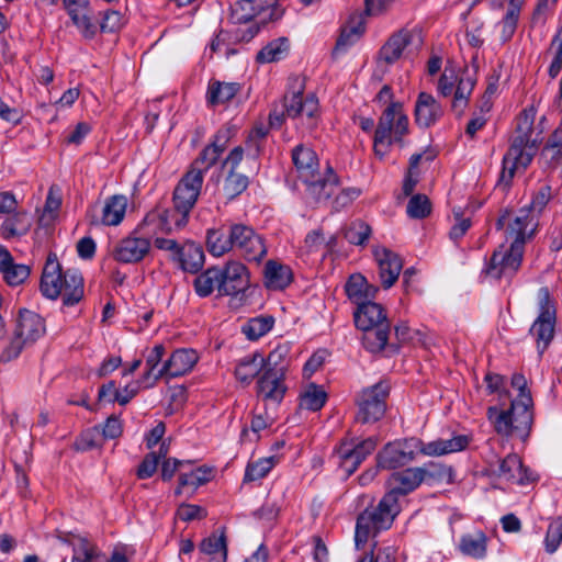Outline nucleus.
I'll return each mask as SVG.
<instances>
[{
    "label": "nucleus",
    "mask_w": 562,
    "mask_h": 562,
    "mask_svg": "<svg viewBox=\"0 0 562 562\" xmlns=\"http://www.w3.org/2000/svg\"><path fill=\"white\" fill-rule=\"evenodd\" d=\"M424 482L419 467L393 472L387 480L389 491L375 507L366 508L357 517L355 546L363 548L371 536L391 528L401 512L398 498L415 491Z\"/></svg>",
    "instance_id": "f257e3e1"
},
{
    "label": "nucleus",
    "mask_w": 562,
    "mask_h": 562,
    "mask_svg": "<svg viewBox=\"0 0 562 562\" xmlns=\"http://www.w3.org/2000/svg\"><path fill=\"white\" fill-rule=\"evenodd\" d=\"M469 438L458 435L450 439H437L424 442L416 437L394 440L386 443L376 454L378 468L393 470L415 460L418 453L427 457H440L464 450Z\"/></svg>",
    "instance_id": "f03ea898"
},
{
    "label": "nucleus",
    "mask_w": 562,
    "mask_h": 562,
    "mask_svg": "<svg viewBox=\"0 0 562 562\" xmlns=\"http://www.w3.org/2000/svg\"><path fill=\"white\" fill-rule=\"evenodd\" d=\"M512 386L518 391L508 409H499L496 406L487 408V418L494 430L505 437H518L527 439L533 423L531 411L532 398L527 390V380L522 374L515 373L512 376Z\"/></svg>",
    "instance_id": "7ed1b4c3"
},
{
    "label": "nucleus",
    "mask_w": 562,
    "mask_h": 562,
    "mask_svg": "<svg viewBox=\"0 0 562 562\" xmlns=\"http://www.w3.org/2000/svg\"><path fill=\"white\" fill-rule=\"evenodd\" d=\"M292 162L297 177L305 183L307 194L316 202L327 201L338 189V177L328 165L325 173L319 171L316 153L303 144L292 149Z\"/></svg>",
    "instance_id": "20e7f679"
},
{
    "label": "nucleus",
    "mask_w": 562,
    "mask_h": 562,
    "mask_svg": "<svg viewBox=\"0 0 562 562\" xmlns=\"http://www.w3.org/2000/svg\"><path fill=\"white\" fill-rule=\"evenodd\" d=\"M533 121L524 113L519 117L515 135L512 138L510 146L503 157V168L498 179V186L507 189L517 171H525L532 161L538 150L536 139H532Z\"/></svg>",
    "instance_id": "39448f33"
},
{
    "label": "nucleus",
    "mask_w": 562,
    "mask_h": 562,
    "mask_svg": "<svg viewBox=\"0 0 562 562\" xmlns=\"http://www.w3.org/2000/svg\"><path fill=\"white\" fill-rule=\"evenodd\" d=\"M290 89L283 98L282 109L274 108L269 113V126L280 128L288 116L305 120L307 130L315 128L319 117L318 99L313 93L304 95V82L297 77L291 79Z\"/></svg>",
    "instance_id": "423d86ee"
},
{
    "label": "nucleus",
    "mask_w": 562,
    "mask_h": 562,
    "mask_svg": "<svg viewBox=\"0 0 562 562\" xmlns=\"http://www.w3.org/2000/svg\"><path fill=\"white\" fill-rule=\"evenodd\" d=\"M356 326L363 331L362 345L372 352L382 351L389 341L391 325L383 306L375 302H364L353 312Z\"/></svg>",
    "instance_id": "0eeeda50"
},
{
    "label": "nucleus",
    "mask_w": 562,
    "mask_h": 562,
    "mask_svg": "<svg viewBox=\"0 0 562 562\" xmlns=\"http://www.w3.org/2000/svg\"><path fill=\"white\" fill-rule=\"evenodd\" d=\"M408 133V117L400 102H392L379 119L374 133V154L383 159L390 151L393 143L403 145V137Z\"/></svg>",
    "instance_id": "6e6552de"
},
{
    "label": "nucleus",
    "mask_w": 562,
    "mask_h": 562,
    "mask_svg": "<svg viewBox=\"0 0 562 562\" xmlns=\"http://www.w3.org/2000/svg\"><path fill=\"white\" fill-rule=\"evenodd\" d=\"M203 182L204 178L199 172L188 170L176 186L172 201L177 228H181L188 223L189 214L201 194Z\"/></svg>",
    "instance_id": "1a4fd4ad"
},
{
    "label": "nucleus",
    "mask_w": 562,
    "mask_h": 562,
    "mask_svg": "<svg viewBox=\"0 0 562 562\" xmlns=\"http://www.w3.org/2000/svg\"><path fill=\"white\" fill-rule=\"evenodd\" d=\"M389 392L390 386L385 382L363 389L357 397L356 420L361 424H373L380 420L386 411Z\"/></svg>",
    "instance_id": "9d476101"
},
{
    "label": "nucleus",
    "mask_w": 562,
    "mask_h": 562,
    "mask_svg": "<svg viewBox=\"0 0 562 562\" xmlns=\"http://www.w3.org/2000/svg\"><path fill=\"white\" fill-rule=\"evenodd\" d=\"M234 249L248 262L260 263L267 256L268 249L265 238L252 227L235 223L233 224Z\"/></svg>",
    "instance_id": "9b49d317"
},
{
    "label": "nucleus",
    "mask_w": 562,
    "mask_h": 562,
    "mask_svg": "<svg viewBox=\"0 0 562 562\" xmlns=\"http://www.w3.org/2000/svg\"><path fill=\"white\" fill-rule=\"evenodd\" d=\"M282 14L278 0H239L232 7L231 20L234 24H246L263 15L261 22L265 23L278 20Z\"/></svg>",
    "instance_id": "f8f14e48"
},
{
    "label": "nucleus",
    "mask_w": 562,
    "mask_h": 562,
    "mask_svg": "<svg viewBox=\"0 0 562 562\" xmlns=\"http://www.w3.org/2000/svg\"><path fill=\"white\" fill-rule=\"evenodd\" d=\"M524 247L519 243H510L496 249L487 267V273L493 278H512L520 268L524 257Z\"/></svg>",
    "instance_id": "ddd939ff"
},
{
    "label": "nucleus",
    "mask_w": 562,
    "mask_h": 562,
    "mask_svg": "<svg viewBox=\"0 0 562 562\" xmlns=\"http://www.w3.org/2000/svg\"><path fill=\"white\" fill-rule=\"evenodd\" d=\"M220 295H244L249 286L250 278L247 267L237 260H229L220 267Z\"/></svg>",
    "instance_id": "4468645a"
},
{
    "label": "nucleus",
    "mask_w": 562,
    "mask_h": 562,
    "mask_svg": "<svg viewBox=\"0 0 562 562\" xmlns=\"http://www.w3.org/2000/svg\"><path fill=\"white\" fill-rule=\"evenodd\" d=\"M539 221L536 214L530 213L529 209H520L514 216L510 215L506 227V237L512 243H519L525 248L527 240L531 239L538 228Z\"/></svg>",
    "instance_id": "2eb2a0df"
},
{
    "label": "nucleus",
    "mask_w": 562,
    "mask_h": 562,
    "mask_svg": "<svg viewBox=\"0 0 562 562\" xmlns=\"http://www.w3.org/2000/svg\"><path fill=\"white\" fill-rule=\"evenodd\" d=\"M150 240L146 237L127 236L119 240L111 251L115 261L121 263L140 262L150 250Z\"/></svg>",
    "instance_id": "dca6fc26"
},
{
    "label": "nucleus",
    "mask_w": 562,
    "mask_h": 562,
    "mask_svg": "<svg viewBox=\"0 0 562 562\" xmlns=\"http://www.w3.org/2000/svg\"><path fill=\"white\" fill-rule=\"evenodd\" d=\"M283 373L265 370L256 384L257 397L266 403L280 404L288 390Z\"/></svg>",
    "instance_id": "f3484780"
},
{
    "label": "nucleus",
    "mask_w": 562,
    "mask_h": 562,
    "mask_svg": "<svg viewBox=\"0 0 562 562\" xmlns=\"http://www.w3.org/2000/svg\"><path fill=\"white\" fill-rule=\"evenodd\" d=\"M373 255L379 266L381 284L384 289H390L398 279L403 269V261L396 252L385 247H376Z\"/></svg>",
    "instance_id": "a211bd4d"
},
{
    "label": "nucleus",
    "mask_w": 562,
    "mask_h": 562,
    "mask_svg": "<svg viewBox=\"0 0 562 562\" xmlns=\"http://www.w3.org/2000/svg\"><path fill=\"white\" fill-rule=\"evenodd\" d=\"M63 279L64 272L56 255H48L40 283L42 294L46 299L56 300L63 291Z\"/></svg>",
    "instance_id": "6ab92c4d"
},
{
    "label": "nucleus",
    "mask_w": 562,
    "mask_h": 562,
    "mask_svg": "<svg viewBox=\"0 0 562 562\" xmlns=\"http://www.w3.org/2000/svg\"><path fill=\"white\" fill-rule=\"evenodd\" d=\"M63 7L68 13L72 23L80 31L81 35L91 40L97 35V26L92 23L88 15V0H61Z\"/></svg>",
    "instance_id": "aec40b11"
},
{
    "label": "nucleus",
    "mask_w": 562,
    "mask_h": 562,
    "mask_svg": "<svg viewBox=\"0 0 562 562\" xmlns=\"http://www.w3.org/2000/svg\"><path fill=\"white\" fill-rule=\"evenodd\" d=\"M45 333L44 319L35 312L21 310L16 321L14 334L26 341L34 344Z\"/></svg>",
    "instance_id": "412c9836"
},
{
    "label": "nucleus",
    "mask_w": 562,
    "mask_h": 562,
    "mask_svg": "<svg viewBox=\"0 0 562 562\" xmlns=\"http://www.w3.org/2000/svg\"><path fill=\"white\" fill-rule=\"evenodd\" d=\"M413 38V32L406 29L393 33L380 48L378 55L379 61H383L387 65L397 61L403 56L405 49L412 44Z\"/></svg>",
    "instance_id": "4be33fe9"
},
{
    "label": "nucleus",
    "mask_w": 562,
    "mask_h": 562,
    "mask_svg": "<svg viewBox=\"0 0 562 562\" xmlns=\"http://www.w3.org/2000/svg\"><path fill=\"white\" fill-rule=\"evenodd\" d=\"M204 251L201 245L194 241L181 244L178 252H175V262L179 269L189 273H198L204 266Z\"/></svg>",
    "instance_id": "5701e85b"
},
{
    "label": "nucleus",
    "mask_w": 562,
    "mask_h": 562,
    "mask_svg": "<svg viewBox=\"0 0 562 562\" xmlns=\"http://www.w3.org/2000/svg\"><path fill=\"white\" fill-rule=\"evenodd\" d=\"M443 115L440 103L427 92H420L415 103V122L420 127H430Z\"/></svg>",
    "instance_id": "b1692460"
},
{
    "label": "nucleus",
    "mask_w": 562,
    "mask_h": 562,
    "mask_svg": "<svg viewBox=\"0 0 562 562\" xmlns=\"http://www.w3.org/2000/svg\"><path fill=\"white\" fill-rule=\"evenodd\" d=\"M127 207V199L125 195L115 194L108 198L104 204L101 207V217L95 218L94 216L91 220V224H103L106 226H116L119 225L126 212Z\"/></svg>",
    "instance_id": "393cba45"
},
{
    "label": "nucleus",
    "mask_w": 562,
    "mask_h": 562,
    "mask_svg": "<svg viewBox=\"0 0 562 562\" xmlns=\"http://www.w3.org/2000/svg\"><path fill=\"white\" fill-rule=\"evenodd\" d=\"M198 361V355L192 349H178L164 362L162 370L167 378H178L192 370Z\"/></svg>",
    "instance_id": "a878e982"
},
{
    "label": "nucleus",
    "mask_w": 562,
    "mask_h": 562,
    "mask_svg": "<svg viewBox=\"0 0 562 562\" xmlns=\"http://www.w3.org/2000/svg\"><path fill=\"white\" fill-rule=\"evenodd\" d=\"M293 280L289 266L277 260H268L263 269V282L267 289L273 291L284 290Z\"/></svg>",
    "instance_id": "bb28decb"
},
{
    "label": "nucleus",
    "mask_w": 562,
    "mask_h": 562,
    "mask_svg": "<svg viewBox=\"0 0 562 562\" xmlns=\"http://www.w3.org/2000/svg\"><path fill=\"white\" fill-rule=\"evenodd\" d=\"M206 249L213 257H222L234 249L233 224L227 228H209L206 231Z\"/></svg>",
    "instance_id": "cd10ccee"
},
{
    "label": "nucleus",
    "mask_w": 562,
    "mask_h": 562,
    "mask_svg": "<svg viewBox=\"0 0 562 562\" xmlns=\"http://www.w3.org/2000/svg\"><path fill=\"white\" fill-rule=\"evenodd\" d=\"M166 349L161 344L155 345L147 353L145 359V372L140 376V382L144 387H153L156 385L159 379L167 376V372H164L162 366L159 364L165 356Z\"/></svg>",
    "instance_id": "c85d7f7f"
},
{
    "label": "nucleus",
    "mask_w": 562,
    "mask_h": 562,
    "mask_svg": "<svg viewBox=\"0 0 562 562\" xmlns=\"http://www.w3.org/2000/svg\"><path fill=\"white\" fill-rule=\"evenodd\" d=\"M199 551L206 557L205 562H226L227 561V539L225 530L213 532L204 538L199 544Z\"/></svg>",
    "instance_id": "c756f323"
},
{
    "label": "nucleus",
    "mask_w": 562,
    "mask_h": 562,
    "mask_svg": "<svg viewBox=\"0 0 562 562\" xmlns=\"http://www.w3.org/2000/svg\"><path fill=\"white\" fill-rule=\"evenodd\" d=\"M85 293L83 278L77 269H67L63 279V304L65 306H74L78 304Z\"/></svg>",
    "instance_id": "7c9ffc66"
},
{
    "label": "nucleus",
    "mask_w": 562,
    "mask_h": 562,
    "mask_svg": "<svg viewBox=\"0 0 562 562\" xmlns=\"http://www.w3.org/2000/svg\"><path fill=\"white\" fill-rule=\"evenodd\" d=\"M265 370L263 355L256 351L238 360L235 367V376L241 383L249 384Z\"/></svg>",
    "instance_id": "2f4dec72"
},
{
    "label": "nucleus",
    "mask_w": 562,
    "mask_h": 562,
    "mask_svg": "<svg viewBox=\"0 0 562 562\" xmlns=\"http://www.w3.org/2000/svg\"><path fill=\"white\" fill-rule=\"evenodd\" d=\"M240 91L237 82H223L213 80L209 82L205 100L209 106L215 108L226 104Z\"/></svg>",
    "instance_id": "473e14b6"
},
{
    "label": "nucleus",
    "mask_w": 562,
    "mask_h": 562,
    "mask_svg": "<svg viewBox=\"0 0 562 562\" xmlns=\"http://www.w3.org/2000/svg\"><path fill=\"white\" fill-rule=\"evenodd\" d=\"M424 482L437 485H449L456 482L453 467L442 462L429 461L419 467Z\"/></svg>",
    "instance_id": "72a5a7b5"
},
{
    "label": "nucleus",
    "mask_w": 562,
    "mask_h": 562,
    "mask_svg": "<svg viewBox=\"0 0 562 562\" xmlns=\"http://www.w3.org/2000/svg\"><path fill=\"white\" fill-rule=\"evenodd\" d=\"M32 226L31 218L25 211H14L0 226V234L4 239L26 235Z\"/></svg>",
    "instance_id": "f704fd0d"
},
{
    "label": "nucleus",
    "mask_w": 562,
    "mask_h": 562,
    "mask_svg": "<svg viewBox=\"0 0 562 562\" xmlns=\"http://www.w3.org/2000/svg\"><path fill=\"white\" fill-rule=\"evenodd\" d=\"M495 473L498 477L513 483L525 484L529 481L520 458L515 453L508 454L504 458L499 462L498 469Z\"/></svg>",
    "instance_id": "c9c22d12"
},
{
    "label": "nucleus",
    "mask_w": 562,
    "mask_h": 562,
    "mask_svg": "<svg viewBox=\"0 0 562 562\" xmlns=\"http://www.w3.org/2000/svg\"><path fill=\"white\" fill-rule=\"evenodd\" d=\"M554 324L555 316L542 317L538 315L530 327L529 333L536 339L540 353H543L554 336Z\"/></svg>",
    "instance_id": "e433bc0d"
},
{
    "label": "nucleus",
    "mask_w": 562,
    "mask_h": 562,
    "mask_svg": "<svg viewBox=\"0 0 562 562\" xmlns=\"http://www.w3.org/2000/svg\"><path fill=\"white\" fill-rule=\"evenodd\" d=\"M220 267H210L201 272L193 281L195 293L200 297L210 296L215 290L220 294Z\"/></svg>",
    "instance_id": "4c0bfd02"
},
{
    "label": "nucleus",
    "mask_w": 562,
    "mask_h": 562,
    "mask_svg": "<svg viewBox=\"0 0 562 562\" xmlns=\"http://www.w3.org/2000/svg\"><path fill=\"white\" fill-rule=\"evenodd\" d=\"M459 549L464 555L475 559L484 558L486 554V537L483 532L467 533L460 538Z\"/></svg>",
    "instance_id": "58836bf2"
},
{
    "label": "nucleus",
    "mask_w": 562,
    "mask_h": 562,
    "mask_svg": "<svg viewBox=\"0 0 562 562\" xmlns=\"http://www.w3.org/2000/svg\"><path fill=\"white\" fill-rule=\"evenodd\" d=\"M289 48L290 45L286 37L276 38L258 52L256 60L261 64L278 61L286 56Z\"/></svg>",
    "instance_id": "ea45409f"
},
{
    "label": "nucleus",
    "mask_w": 562,
    "mask_h": 562,
    "mask_svg": "<svg viewBox=\"0 0 562 562\" xmlns=\"http://www.w3.org/2000/svg\"><path fill=\"white\" fill-rule=\"evenodd\" d=\"M290 350L291 347L288 342L279 344L270 351L268 357H263L266 370L285 374L289 366Z\"/></svg>",
    "instance_id": "a19ab883"
},
{
    "label": "nucleus",
    "mask_w": 562,
    "mask_h": 562,
    "mask_svg": "<svg viewBox=\"0 0 562 562\" xmlns=\"http://www.w3.org/2000/svg\"><path fill=\"white\" fill-rule=\"evenodd\" d=\"M274 324V318L270 315H260L254 318H250L245 325L241 327V333L249 340H257L269 333Z\"/></svg>",
    "instance_id": "79ce46f5"
},
{
    "label": "nucleus",
    "mask_w": 562,
    "mask_h": 562,
    "mask_svg": "<svg viewBox=\"0 0 562 562\" xmlns=\"http://www.w3.org/2000/svg\"><path fill=\"white\" fill-rule=\"evenodd\" d=\"M474 81L471 78H461L453 92L452 110L457 116H461L468 106L469 98L473 91Z\"/></svg>",
    "instance_id": "37998d69"
},
{
    "label": "nucleus",
    "mask_w": 562,
    "mask_h": 562,
    "mask_svg": "<svg viewBox=\"0 0 562 562\" xmlns=\"http://www.w3.org/2000/svg\"><path fill=\"white\" fill-rule=\"evenodd\" d=\"M168 452V448L162 442L158 451H151L145 456L143 461L137 468L136 475L139 480L151 477L157 471V467L161 458H165Z\"/></svg>",
    "instance_id": "c03bdc74"
},
{
    "label": "nucleus",
    "mask_w": 562,
    "mask_h": 562,
    "mask_svg": "<svg viewBox=\"0 0 562 562\" xmlns=\"http://www.w3.org/2000/svg\"><path fill=\"white\" fill-rule=\"evenodd\" d=\"M327 394L323 387L310 384L301 395L300 406L312 412L319 411L326 403Z\"/></svg>",
    "instance_id": "a18cd8bd"
},
{
    "label": "nucleus",
    "mask_w": 562,
    "mask_h": 562,
    "mask_svg": "<svg viewBox=\"0 0 562 562\" xmlns=\"http://www.w3.org/2000/svg\"><path fill=\"white\" fill-rule=\"evenodd\" d=\"M218 151L210 145L205 146L199 156L192 161L189 170L199 172L204 178L205 173L217 162Z\"/></svg>",
    "instance_id": "49530a36"
},
{
    "label": "nucleus",
    "mask_w": 562,
    "mask_h": 562,
    "mask_svg": "<svg viewBox=\"0 0 562 562\" xmlns=\"http://www.w3.org/2000/svg\"><path fill=\"white\" fill-rule=\"evenodd\" d=\"M248 184V177L235 170H229L225 178L223 190L225 195L232 200L241 194L247 189Z\"/></svg>",
    "instance_id": "de8ad7c7"
},
{
    "label": "nucleus",
    "mask_w": 562,
    "mask_h": 562,
    "mask_svg": "<svg viewBox=\"0 0 562 562\" xmlns=\"http://www.w3.org/2000/svg\"><path fill=\"white\" fill-rule=\"evenodd\" d=\"M211 472L203 468H198L189 473H181L179 475V484L176 488V495H180L182 490L187 486L196 488L200 485L205 484L210 480Z\"/></svg>",
    "instance_id": "09e8293b"
},
{
    "label": "nucleus",
    "mask_w": 562,
    "mask_h": 562,
    "mask_svg": "<svg viewBox=\"0 0 562 562\" xmlns=\"http://www.w3.org/2000/svg\"><path fill=\"white\" fill-rule=\"evenodd\" d=\"M103 438L101 437L100 426H93L86 429L77 438L74 446L78 451H89L95 448H100L103 445Z\"/></svg>",
    "instance_id": "8fccbe9b"
},
{
    "label": "nucleus",
    "mask_w": 562,
    "mask_h": 562,
    "mask_svg": "<svg viewBox=\"0 0 562 562\" xmlns=\"http://www.w3.org/2000/svg\"><path fill=\"white\" fill-rule=\"evenodd\" d=\"M520 3H514L513 5H508L507 11L503 20L501 21L502 32L501 40L502 43H506L512 40L515 31L517 29V23L520 14Z\"/></svg>",
    "instance_id": "3c124183"
},
{
    "label": "nucleus",
    "mask_w": 562,
    "mask_h": 562,
    "mask_svg": "<svg viewBox=\"0 0 562 562\" xmlns=\"http://www.w3.org/2000/svg\"><path fill=\"white\" fill-rule=\"evenodd\" d=\"M31 273L27 265L15 263L14 260L1 272L3 280L10 286H18L24 283Z\"/></svg>",
    "instance_id": "603ef678"
},
{
    "label": "nucleus",
    "mask_w": 562,
    "mask_h": 562,
    "mask_svg": "<svg viewBox=\"0 0 562 562\" xmlns=\"http://www.w3.org/2000/svg\"><path fill=\"white\" fill-rule=\"evenodd\" d=\"M367 280L361 274H352L345 286L346 294L357 306L366 302Z\"/></svg>",
    "instance_id": "864d4df0"
},
{
    "label": "nucleus",
    "mask_w": 562,
    "mask_h": 562,
    "mask_svg": "<svg viewBox=\"0 0 562 562\" xmlns=\"http://www.w3.org/2000/svg\"><path fill=\"white\" fill-rule=\"evenodd\" d=\"M273 468L272 458H261L247 464L244 483L255 482L263 479Z\"/></svg>",
    "instance_id": "5fc2aeb1"
},
{
    "label": "nucleus",
    "mask_w": 562,
    "mask_h": 562,
    "mask_svg": "<svg viewBox=\"0 0 562 562\" xmlns=\"http://www.w3.org/2000/svg\"><path fill=\"white\" fill-rule=\"evenodd\" d=\"M169 211L165 209H156L146 214L142 225L146 227H153L151 233L157 232H170L171 226L168 223Z\"/></svg>",
    "instance_id": "6e6d98bb"
},
{
    "label": "nucleus",
    "mask_w": 562,
    "mask_h": 562,
    "mask_svg": "<svg viewBox=\"0 0 562 562\" xmlns=\"http://www.w3.org/2000/svg\"><path fill=\"white\" fill-rule=\"evenodd\" d=\"M335 453L339 460L338 464L347 477L353 474L361 464V462L352 456L351 450H348V440L341 441Z\"/></svg>",
    "instance_id": "4d7b16f0"
},
{
    "label": "nucleus",
    "mask_w": 562,
    "mask_h": 562,
    "mask_svg": "<svg viewBox=\"0 0 562 562\" xmlns=\"http://www.w3.org/2000/svg\"><path fill=\"white\" fill-rule=\"evenodd\" d=\"M431 212V204L425 194L413 195L406 207V213L411 218L422 220L427 217Z\"/></svg>",
    "instance_id": "13d9d810"
},
{
    "label": "nucleus",
    "mask_w": 562,
    "mask_h": 562,
    "mask_svg": "<svg viewBox=\"0 0 562 562\" xmlns=\"http://www.w3.org/2000/svg\"><path fill=\"white\" fill-rule=\"evenodd\" d=\"M371 234V227L362 222H352L345 232V238L352 245L361 246L367 243Z\"/></svg>",
    "instance_id": "bf43d9fd"
},
{
    "label": "nucleus",
    "mask_w": 562,
    "mask_h": 562,
    "mask_svg": "<svg viewBox=\"0 0 562 562\" xmlns=\"http://www.w3.org/2000/svg\"><path fill=\"white\" fill-rule=\"evenodd\" d=\"M550 50H554V56L549 66L548 74L551 79H554L562 70V25L558 29L551 41Z\"/></svg>",
    "instance_id": "052dcab7"
},
{
    "label": "nucleus",
    "mask_w": 562,
    "mask_h": 562,
    "mask_svg": "<svg viewBox=\"0 0 562 562\" xmlns=\"http://www.w3.org/2000/svg\"><path fill=\"white\" fill-rule=\"evenodd\" d=\"M562 542V516L554 518L547 530L544 538L546 551L554 553Z\"/></svg>",
    "instance_id": "680f3d73"
},
{
    "label": "nucleus",
    "mask_w": 562,
    "mask_h": 562,
    "mask_svg": "<svg viewBox=\"0 0 562 562\" xmlns=\"http://www.w3.org/2000/svg\"><path fill=\"white\" fill-rule=\"evenodd\" d=\"M283 492L270 493L259 509L260 517L265 519L276 518L283 507Z\"/></svg>",
    "instance_id": "e2e57ef3"
},
{
    "label": "nucleus",
    "mask_w": 562,
    "mask_h": 562,
    "mask_svg": "<svg viewBox=\"0 0 562 562\" xmlns=\"http://www.w3.org/2000/svg\"><path fill=\"white\" fill-rule=\"evenodd\" d=\"M376 446L378 439L375 437H369L358 443H355L353 440L348 441V450H351L352 456L361 463L375 450Z\"/></svg>",
    "instance_id": "0e129e2a"
},
{
    "label": "nucleus",
    "mask_w": 562,
    "mask_h": 562,
    "mask_svg": "<svg viewBox=\"0 0 562 562\" xmlns=\"http://www.w3.org/2000/svg\"><path fill=\"white\" fill-rule=\"evenodd\" d=\"M551 187L544 184L540 187L539 190L535 193L530 204L528 206H525L524 209H529L530 213L536 214L537 218L539 220V215L541 214L548 202L551 200Z\"/></svg>",
    "instance_id": "69168bd1"
},
{
    "label": "nucleus",
    "mask_w": 562,
    "mask_h": 562,
    "mask_svg": "<svg viewBox=\"0 0 562 562\" xmlns=\"http://www.w3.org/2000/svg\"><path fill=\"white\" fill-rule=\"evenodd\" d=\"M124 25V16L121 12L115 10H108L104 12L100 23V30L103 33H113L119 31Z\"/></svg>",
    "instance_id": "338daca9"
},
{
    "label": "nucleus",
    "mask_w": 562,
    "mask_h": 562,
    "mask_svg": "<svg viewBox=\"0 0 562 562\" xmlns=\"http://www.w3.org/2000/svg\"><path fill=\"white\" fill-rule=\"evenodd\" d=\"M99 426L103 440L116 439L123 432L122 422L114 415L110 416L104 424Z\"/></svg>",
    "instance_id": "774afa93"
}]
</instances>
